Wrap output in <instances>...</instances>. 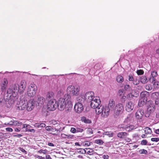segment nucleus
Here are the masks:
<instances>
[{
    "label": "nucleus",
    "mask_w": 159,
    "mask_h": 159,
    "mask_svg": "<svg viewBox=\"0 0 159 159\" xmlns=\"http://www.w3.org/2000/svg\"><path fill=\"white\" fill-rule=\"evenodd\" d=\"M114 106V101L113 100H112L110 101L108 106L104 107L103 106H100V107L95 109L96 114L98 115L101 114L102 117L106 118L110 113H113Z\"/></svg>",
    "instance_id": "f257e3e1"
},
{
    "label": "nucleus",
    "mask_w": 159,
    "mask_h": 159,
    "mask_svg": "<svg viewBox=\"0 0 159 159\" xmlns=\"http://www.w3.org/2000/svg\"><path fill=\"white\" fill-rule=\"evenodd\" d=\"M19 90V85L17 84H14L9 89L6 93H4V100L6 102L11 101L13 100V98L16 97L18 94Z\"/></svg>",
    "instance_id": "f03ea898"
},
{
    "label": "nucleus",
    "mask_w": 159,
    "mask_h": 159,
    "mask_svg": "<svg viewBox=\"0 0 159 159\" xmlns=\"http://www.w3.org/2000/svg\"><path fill=\"white\" fill-rule=\"evenodd\" d=\"M65 97L67 102L65 107V110L64 111V113L65 114L68 115H70L72 108V99L71 98L70 96L68 94H65Z\"/></svg>",
    "instance_id": "7ed1b4c3"
},
{
    "label": "nucleus",
    "mask_w": 159,
    "mask_h": 159,
    "mask_svg": "<svg viewBox=\"0 0 159 159\" xmlns=\"http://www.w3.org/2000/svg\"><path fill=\"white\" fill-rule=\"evenodd\" d=\"M124 109V106L122 104L119 103L115 106L114 102V106L113 107V111L112 112L114 114V117L117 118L120 114L122 112Z\"/></svg>",
    "instance_id": "20e7f679"
},
{
    "label": "nucleus",
    "mask_w": 159,
    "mask_h": 159,
    "mask_svg": "<svg viewBox=\"0 0 159 159\" xmlns=\"http://www.w3.org/2000/svg\"><path fill=\"white\" fill-rule=\"evenodd\" d=\"M148 106L147 111L145 114V116L146 117H149L155 110L154 106L152 101H148Z\"/></svg>",
    "instance_id": "39448f33"
},
{
    "label": "nucleus",
    "mask_w": 159,
    "mask_h": 159,
    "mask_svg": "<svg viewBox=\"0 0 159 159\" xmlns=\"http://www.w3.org/2000/svg\"><path fill=\"white\" fill-rule=\"evenodd\" d=\"M80 90V88L77 87L75 88L73 85H70L69 86L67 89V91L70 94L74 96H77L79 94Z\"/></svg>",
    "instance_id": "423d86ee"
},
{
    "label": "nucleus",
    "mask_w": 159,
    "mask_h": 159,
    "mask_svg": "<svg viewBox=\"0 0 159 159\" xmlns=\"http://www.w3.org/2000/svg\"><path fill=\"white\" fill-rule=\"evenodd\" d=\"M91 102L90 106L93 109H97L100 107V106H102L100 105L101 101L98 98H95Z\"/></svg>",
    "instance_id": "0eeeda50"
},
{
    "label": "nucleus",
    "mask_w": 159,
    "mask_h": 159,
    "mask_svg": "<svg viewBox=\"0 0 159 159\" xmlns=\"http://www.w3.org/2000/svg\"><path fill=\"white\" fill-rule=\"evenodd\" d=\"M64 97L65 98H60L57 103V107H58L59 110L61 111L63 110L66 106V99L65 98V96Z\"/></svg>",
    "instance_id": "6e6552de"
},
{
    "label": "nucleus",
    "mask_w": 159,
    "mask_h": 159,
    "mask_svg": "<svg viewBox=\"0 0 159 159\" xmlns=\"http://www.w3.org/2000/svg\"><path fill=\"white\" fill-rule=\"evenodd\" d=\"M36 86L35 84H31L29 87L27 92L28 96L31 97L34 96L36 93Z\"/></svg>",
    "instance_id": "1a4fd4ad"
},
{
    "label": "nucleus",
    "mask_w": 159,
    "mask_h": 159,
    "mask_svg": "<svg viewBox=\"0 0 159 159\" xmlns=\"http://www.w3.org/2000/svg\"><path fill=\"white\" fill-rule=\"evenodd\" d=\"M57 105L55 100L49 101L47 105V109L48 111H54L57 108Z\"/></svg>",
    "instance_id": "9d476101"
},
{
    "label": "nucleus",
    "mask_w": 159,
    "mask_h": 159,
    "mask_svg": "<svg viewBox=\"0 0 159 159\" xmlns=\"http://www.w3.org/2000/svg\"><path fill=\"white\" fill-rule=\"evenodd\" d=\"M84 98L85 100L88 102H90L96 97H94V93L93 92L89 91L85 93Z\"/></svg>",
    "instance_id": "9b49d317"
},
{
    "label": "nucleus",
    "mask_w": 159,
    "mask_h": 159,
    "mask_svg": "<svg viewBox=\"0 0 159 159\" xmlns=\"http://www.w3.org/2000/svg\"><path fill=\"white\" fill-rule=\"evenodd\" d=\"M45 129L48 131L51 132L50 133L52 135H57L58 134V131L60 132V129H57L56 128L50 126H47L45 127Z\"/></svg>",
    "instance_id": "f8f14e48"
},
{
    "label": "nucleus",
    "mask_w": 159,
    "mask_h": 159,
    "mask_svg": "<svg viewBox=\"0 0 159 159\" xmlns=\"http://www.w3.org/2000/svg\"><path fill=\"white\" fill-rule=\"evenodd\" d=\"M35 101L33 99H31L25 104H26V108L27 111H31L34 107Z\"/></svg>",
    "instance_id": "ddd939ff"
},
{
    "label": "nucleus",
    "mask_w": 159,
    "mask_h": 159,
    "mask_svg": "<svg viewBox=\"0 0 159 159\" xmlns=\"http://www.w3.org/2000/svg\"><path fill=\"white\" fill-rule=\"evenodd\" d=\"M74 108L75 111L78 113L81 112L84 109L83 104L80 103H77L75 105Z\"/></svg>",
    "instance_id": "4468645a"
},
{
    "label": "nucleus",
    "mask_w": 159,
    "mask_h": 159,
    "mask_svg": "<svg viewBox=\"0 0 159 159\" xmlns=\"http://www.w3.org/2000/svg\"><path fill=\"white\" fill-rule=\"evenodd\" d=\"M26 86V83L24 80H22L20 82V85H19V88L20 93H22L25 91Z\"/></svg>",
    "instance_id": "2eb2a0df"
},
{
    "label": "nucleus",
    "mask_w": 159,
    "mask_h": 159,
    "mask_svg": "<svg viewBox=\"0 0 159 159\" xmlns=\"http://www.w3.org/2000/svg\"><path fill=\"white\" fill-rule=\"evenodd\" d=\"M134 104L131 102H129L126 104L125 109L127 111L130 112L133 110L134 108Z\"/></svg>",
    "instance_id": "dca6fc26"
},
{
    "label": "nucleus",
    "mask_w": 159,
    "mask_h": 159,
    "mask_svg": "<svg viewBox=\"0 0 159 159\" xmlns=\"http://www.w3.org/2000/svg\"><path fill=\"white\" fill-rule=\"evenodd\" d=\"M144 115V110L142 109L138 110L136 113L135 117L137 119H141Z\"/></svg>",
    "instance_id": "f3484780"
},
{
    "label": "nucleus",
    "mask_w": 159,
    "mask_h": 159,
    "mask_svg": "<svg viewBox=\"0 0 159 159\" xmlns=\"http://www.w3.org/2000/svg\"><path fill=\"white\" fill-rule=\"evenodd\" d=\"M45 101V98L43 97H39L38 98L37 101L38 106H42Z\"/></svg>",
    "instance_id": "a211bd4d"
},
{
    "label": "nucleus",
    "mask_w": 159,
    "mask_h": 159,
    "mask_svg": "<svg viewBox=\"0 0 159 159\" xmlns=\"http://www.w3.org/2000/svg\"><path fill=\"white\" fill-rule=\"evenodd\" d=\"M149 93L146 91L142 92L140 94L141 98L147 100V98L149 96Z\"/></svg>",
    "instance_id": "6ab92c4d"
},
{
    "label": "nucleus",
    "mask_w": 159,
    "mask_h": 159,
    "mask_svg": "<svg viewBox=\"0 0 159 159\" xmlns=\"http://www.w3.org/2000/svg\"><path fill=\"white\" fill-rule=\"evenodd\" d=\"M46 100L48 101H51L52 100L54 99V93L52 92H48L47 95L46 97Z\"/></svg>",
    "instance_id": "aec40b11"
},
{
    "label": "nucleus",
    "mask_w": 159,
    "mask_h": 159,
    "mask_svg": "<svg viewBox=\"0 0 159 159\" xmlns=\"http://www.w3.org/2000/svg\"><path fill=\"white\" fill-rule=\"evenodd\" d=\"M26 104L25 103H23L22 105H17L16 106V109L17 110H24L26 108Z\"/></svg>",
    "instance_id": "412c9836"
},
{
    "label": "nucleus",
    "mask_w": 159,
    "mask_h": 159,
    "mask_svg": "<svg viewBox=\"0 0 159 159\" xmlns=\"http://www.w3.org/2000/svg\"><path fill=\"white\" fill-rule=\"evenodd\" d=\"M128 134L125 132H121L118 133L117 136L118 137L121 139H125L127 136Z\"/></svg>",
    "instance_id": "4be33fe9"
},
{
    "label": "nucleus",
    "mask_w": 159,
    "mask_h": 159,
    "mask_svg": "<svg viewBox=\"0 0 159 159\" xmlns=\"http://www.w3.org/2000/svg\"><path fill=\"white\" fill-rule=\"evenodd\" d=\"M83 151H84V153H87L89 155H93L94 152L93 150L90 148H86L85 149H83Z\"/></svg>",
    "instance_id": "5701e85b"
},
{
    "label": "nucleus",
    "mask_w": 159,
    "mask_h": 159,
    "mask_svg": "<svg viewBox=\"0 0 159 159\" xmlns=\"http://www.w3.org/2000/svg\"><path fill=\"white\" fill-rule=\"evenodd\" d=\"M133 116L132 114L128 115L127 116V118L125 119L124 121V123H127L131 122L132 121L133 119Z\"/></svg>",
    "instance_id": "b1692460"
},
{
    "label": "nucleus",
    "mask_w": 159,
    "mask_h": 159,
    "mask_svg": "<svg viewBox=\"0 0 159 159\" xmlns=\"http://www.w3.org/2000/svg\"><path fill=\"white\" fill-rule=\"evenodd\" d=\"M140 81L142 84H145L148 82V80L145 76H142L140 77Z\"/></svg>",
    "instance_id": "393cba45"
},
{
    "label": "nucleus",
    "mask_w": 159,
    "mask_h": 159,
    "mask_svg": "<svg viewBox=\"0 0 159 159\" xmlns=\"http://www.w3.org/2000/svg\"><path fill=\"white\" fill-rule=\"evenodd\" d=\"M77 100L78 102L77 103H81V104H82V103H84L85 99L84 96H80L77 98Z\"/></svg>",
    "instance_id": "a878e982"
},
{
    "label": "nucleus",
    "mask_w": 159,
    "mask_h": 159,
    "mask_svg": "<svg viewBox=\"0 0 159 159\" xmlns=\"http://www.w3.org/2000/svg\"><path fill=\"white\" fill-rule=\"evenodd\" d=\"M7 86H4L2 85L1 87V90L2 91V94L4 95V93H6V92L7 90H6L7 88Z\"/></svg>",
    "instance_id": "bb28decb"
},
{
    "label": "nucleus",
    "mask_w": 159,
    "mask_h": 159,
    "mask_svg": "<svg viewBox=\"0 0 159 159\" xmlns=\"http://www.w3.org/2000/svg\"><path fill=\"white\" fill-rule=\"evenodd\" d=\"M81 120L82 122H84L85 123L89 124L91 122V121L90 120L84 116L81 117Z\"/></svg>",
    "instance_id": "cd10ccee"
},
{
    "label": "nucleus",
    "mask_w": 159,
    "mask_h": 159,
    "mask_svg": "<svg viewBox=\"0 0 159 159\" xmlns=\"http://www.w3.org/2000/svg\"><path fill=\"white\" fill-rule=\"evenodd\" d=\"M147 101V100H144V99L141 98L139 102V106L140 107L143 106Z\"/></svg>",
    "instance_id": "c85d7f7f"
},
{
    "label": "nucleus",
    "mask_w": 159,
    "mask_h": 159,
    "mask_svg": "<svg viewBox=\"0 0 159 159\" xmlns=\"http://www.w3.org/2000/svg\"><path fill=\"white\" fill-rule=\"evenodd\" d=\"M125 129L128 131H130L133 130L134 128V126L130 125H126V127H124Z\"/></svg>",
    "instance_id": "c756f323"
},
{
    "label": "nucleus",
    "mask_w": 159,
    "mask_h": 159,
    "mask_svg": "<svg viewBox=\"0 0 159 159\" xmlns=\"http://www.w3.org/2000/svg\"><path fill=\"white\" fill-rule=\"evenodd\" d=\"M116 80L119 83H121L123 81V78L122 76L118 75L116 78Z\"/></svg>",
    "instance_id": "7c9ffc66"
},
{
    "label": "nucleus",
    "mask_w": 159,
    "mask_h": 159,
    "mask_svg": "<svg viewBox=\"0 0 159 159\" xmlns=\"http://www.w3.org/2000/svg\"><path fill=\"white\" fill-rule=\"evenodd\" d=\"M144 132L146 134H151L152 130L150 128L147 127L145 128Z\"/></svg>",
    "instance_id": "2f4dec72"
},
{
    "label": "nucleus",
    "mask_w": 159,
    "mask_h": 159,
    "mask_svg": "<svg viewBox=\"0 0 159 159\" xmlns=\"http://www.w3.org/2000/svg\"><path fill=\"white\" fill-rule=\"evenodd\" d=\"M13 125L14 126H20L22 125V123L17 121L13 120Z\"/></svg>",
    "instance_id": "473e14b6"
},
{
    "label": "nucleus",
    "mask_w": 159,
    "mask_h": 159,
    "mask_svg": "<svg viewBox=\"0 0 159 159\" xmlns=\"http://www.w3.org/2000/svg\"><path fill=\"white\" fill-rule=\"evenodd\" d=\"M95 143L97 144L101 145L104 142L101 139H96L95 140Z\"/></svg>",
    "instance_id": "72a5a7b5"
},
{
    "label": "nucleus",
    "mask_w": 159,
    "mask_h": 159,
    "mask_svg": "<svg viewBox=\"0 0 159 159\" xmlns=\"http://www.w3.org/2000/svg\"><path fill=\"white\" fill-rule=\"evenodd\" d=\"M152 88V86L150 84H148L145 87V89L148 91L151 90Z\"/></svg>",
    "instance_id": "f704fd0d"
},
{
    "label": "nucleus",
    "mask_w": 159,
    "mask_h": 159,
    "mask_svg": "<svg viewBox=\"0 0 159 159\" xmlns=\"http://www.w3.org/2000/svg\"><path fill=\"white\" fill-rule=\"evenodd\" d=\"M113 133L111 132H106L104 133V134L108 136L109 137L113 136Z\"/></svg>",
    "instance_id": "c9c22d12"
},
{
    "label": "nucleus",
    "mask_w": 159,
    "mask_h": 159,
    "mask_svg": "<svg viewBox=\"0 0 159 159\" xmlns=\"http://www.w3.org/2000/svg\"><path fill=\"white\" fill-rule=\"evenodd\" d=\"M154 87L157 88H159V81H157L155 82L153 84Z\"/></svg>",
    "instance_id": "e433bc0d"
},
{
    "label": "nucleus",
    "mask_w": 159,
    "mask_h": 159,
    "mask_svg": "<svg viewBox=\"0 0 159 159\" xmlns=\"http://www.w3.org/2000/svg\"><path fill=\"white\" fill-rule=\"evenodd\" d=\"M158 75L157 72L155 71H152L151 72V75L153 77H156Z\"/></svg>",
    "instance_id": "4c0bfd02"
},
{
    "label": "nucleus",
    "mask_w": 159,
    "mask_h": 159,
    "mask_svg": "<svg viewBox=\"0 0 159 159\" xmlns=\"http://www.w3.org/2000/svg\"><path fill=\"white\" fill-rule=\"evenodd\" d=\"M137 73L138 75H141L144 74V71L142 70H137Z\"/></svg>",
    "instance_id": "58836bf2"
},
{
    "label": "nucleus",
    "mask_w": 159,
    "mask_h": 159,
    "mask_svg": "<svg viewBox=\"0 0 159 159\" xmlns=\"http://www.w3.org/2000/svg\"><path fill=\"white\" fill-rule=\"evenodd\" d=\"M134 95L132 93H129L127 95V97L129 98V100H131V98H133V97H134Z\"/></svg>",
    "instance_id": "ea45409f"
},
{
    "label": "nucleus",
    "mask_w": 159,
    "mask_h": 159,
    "mask_svg": "<svg viewBox=\"0 0 159 159\" xmlns=\"http://www.w3.org/2000/svg\"><path fill=\"white\" fill-rule=\"evenodd\" d=\"M124 88L125 90L126 91L130 90L131 89V87L129 85L126 84L125 85Z\"/></svg>",
    "instance_id": "a19ab883"
},
{
    "label": "nucleus",
    "mask_w": 159,
    "mask_h": 159,
    "mask_svg": "<svg viewBox=\"0 0 159 159\" xmlns=\"http://www.w3.org/2000/svg\"><path fill=\"white\" fill-rule=\"evenodd\" d=\"M139 152L140 154H146L148 152L146 150L144 149H141L139 151Z\"/></svg>",
    "instance_id": "79ce46f5"
},
{
    "label": "nucleus",
    "mask_w": 159,
    "mask_h": 159,
    "mask_svg": "<svg viewBox=\"0 0 159 159\" xmlns=\"http://www.w3.org/2000/svg\"><path fill=\"white\" fill-rule=\"evenodd\" d=\"M133 83L135 85H137L139 84V81L137 79L134 80L133 81Z\"/></svg>",
    "instance_id": "37998d69"
},
{
    "label": "nucleus",
    "mask_w": 159,
    "mask_h": 159,
    "mask_svg": "<svg viewBox=\"0 0 159 159\" xmlns=\"http://www.w3.org/2000/svg\"><path fill=\"white\" fill-rule=\"evenodd\" d=\"M8 81L7 79H4L2 83V85L7 86V85Z\"/></svg>",
    "instance_id": "c03bdc74"
},
{
    "label": "nucleus",
    "mask_w": 159,
    "mask_h": 159,
    "mask_svg": "<svg viewBox=\"0 0 159 159\" xmlns=\"http://www.w3.org/2000/svg\"><path fill=\"white\" fill-rule=\"evenodd\" d=\"M124 91V90L123 89H120L119 90L118 93V95L119 96H121L122 95Z\"/></svg>",
    "instance_id": "a18cd8bd"
},
{
    "label": "nucleus",
    "mask_w": 159,
    "mask_h": 159,
    "mask_svg": "<svg viewBox=\"0 0 159 159\" xmlns=\"http://www.w3.org/2000/svg\"><path fill=\"white\" fill-rule=\"evenodd\" d=\"M151 140L153 142H157L159 141V138H152L151 139Z\"/></svg>",
    "instance_id": "49530a36"
},
{
    "label": "nucleus",
    "mask_w": 159,
    "mask_h": 159,
    "mask_svg": "<svg viewBox=\"0 0 159 159\" xmlns=\"http://www.w3.org/2000/svg\"><path fill=\"white\" fill-rule=\"evenodd\" d=\"M76 131V129L74 128H71L70 130V131L73 133H75Z\"/></svg>",
    "instance_id": "de8ad7c7"
},
{
    "label": "nucleus",
    "mask_w": 159,
    "mask_h": 159,
    "mask_svg": "<svg viewBox=\"0 0 159 159\" xmlns=\"http://www.w3.org/2000/svg\"><path fill=\"white\" fill-rule=\"evenodd\" d=\"M147 143V141L146 140H143L142 141L141 144L142 145H146Z\"/></svg>",
    "instance_id": "09e8293b"
},
{
    "label": "nucleus",
    "mask_w": 159,
    "mask_h": 159,
    "mask_svg": "<svg viewBox=\"0 0 159 159\" xmlns=\"http://www.w3.org/2000/svg\"><path fill=\"white\" fill-rule=\"evenodd\" d=\"M47 150H43L42 149H40L38 152L39 153H43L44 154H45L47 152Z\"/></svg>",
    "instance_id": "8fccbe9b"
},
{
    "label": "nucleus",
    "mask_w": 159,
    "mask_h": 159,
    "mask_svg": "<svg viewBox=\"0 0 159 159\" xmlns=\"http://www.w3.org/2000/svg\"><path fill=\"white\" fill-rule=\"evenodd\" d=\"M155 80V77L152 76L149 78V81L151 83H153Z\"/></svg>",
    "instance_id": "3c124183"
},
{
    "label": "nucleus",
    "mask_w": 159,
    "mask_h": 159,
    "mask_svg": "<svg viewBox=\"0 0 159 159\" xmlns=\"http://www.w3.org/2000/svg\"><path fill=\"white\" fill-rule=\"evenodd\" d=\"M83 129H82L79 128H76V132H82L83 131Z\"/></svg>",
    "instance_id": "603ef678"
},
{
    "label": "nucleus",
    "mask_w": 159,
    "mask_h": 159,
    "mask_svg": "<svg viewBox=\"0 0 159 159\" xmlns=\"http://www.w3.org/2000/svg\"><path fill=\"white\" fill-rule=\"evenodd\" d=\"M91 143V142L87 141V142H85V143H84V145L85 146H89L90 145Z\"/></svg>",
    "instance_id": "864d4df0"
},
{
    "label": "nucleus",
    "mask_w": 159,
    "mask_h": 159,
    "mask_svg": "<svg viewBox=\"0 0 159 159\" xmlns=\"http://www.w3.org/2000/svg\"><path fill=\"white\" fill-rule=\"evenodd\" d=\"M129 81H133L134 78L131 75H129Z\"/></svg>",
    "instance_id": "5fc2aeb1"
},
{
    "label": "nucleus",
    "mask_w": 159,
    "mask_h": 159,
    "mask_svg": "<svg viewBox=\"0 0 159 159\" xmlns=\"http://www.w3.org/2000/svg\"><path fill=\"white\" fill-rule=\"evenodd\" d=\"M61 137L64 139H67V135L64 134H61Z\"/></svg>",
    "instance_id": "6e6d98bb"
},
{
    "label": "nucleus",
    "mask_w": 159,
    "mask_h": 159,
    "mask_svg": "<svg viewBox=\"0 0 159 159\" xmlns=\"http://www.w3.org/2000/svg\"><path fill=\"white\" fill-rule=\"evenodd\" d=\"M46 126V125L43 123H39V128L44 127Z\"/></svg>",
    "instance_id": "4d7b16f0"
},
{
    "label": "nucleus",
    "mask_w": 159,
    "mask_h": 159,
    "mask_svg": "<svg viewBox=\"0 0 159 159\" xmlns=\"http://www.w3.org/2000/svg\"><path fill=\"white\" fill-rule=\"evenodd\" d=\"M6 130L7 131L9 132H12L13 131V129L11 128H7Z\"/></svg>",
    "instance_id": "13d9d810"
},
{
    "label": "nucleus",
    "mask_w": 159,
    "mask_h": 159,
    "mask_svg": "<svg viewBox=\"0 0 159 159\" xmlns=\"http://www.w3.org/2000/svg\"><path fill=\"white\" fill-rule=\"evenodd\" d=\"M155 104L156 105H159V98H157L156 99Z\"/></svg>",
    "instance_id": "bf43d9fd"
},
{
    "label": "nucleus",
    "mask_w": 159,
    "mask_h": 159,
    "mask_svg": "<svg viewBox=\"0 0 159 159\" xmlns=\"http://www.w3.org/2000/svg\"><path fill=\"white\" fill-rule=\"evenodd\" d=\"M35 157L36 158H38L39 159H45L44 157H43L42 156H39L37 155H36Z\"/></svg>",
    "instance_id": "052dcab7"
},
{
    "label": "nucleus",
    "mask_w": 159,
    "mask_h": 159,
    "mask_svg": "<svg viewBox=\"0 0 159 159\" xmlns=\"http://www.w3.org/2000/svg\"><path fill=\"white\" fill-rule=\"evenodd\" d=\"M20 150L22 152H24L25 154L27 153V152L25 149H23L22 148H20Z\"/></svg>",
    "instance_id": "680f3d73"
},
{
    "label": "nucleus",
    "mask_w": 159,
    "mask_h": 159,
    "mask_svg": "<svg viewBox=\"0 0 159 159\" xmlns=\"http://www.w3.org/2000/svg\"><path fill=\"white\" fill-rule=\"evenodd\" d=\"M126 99V97L125 96H123L121 97V100L122 101L125 102Z\"/></svg>",
    "instance_id": "e2e57ef3"
},
{
    "label": "nucleus",
    "mask_w": 159,
    "mask_h": 159,
    "mask_svg": "<svg viewBox=\"0 0 159 159\" xmlns=\"http://www.w3.org/2000/svg\"><path fill=\"white\" fill-rule=\"evenodd\" d=\"M109 156L107 155H103L102 156V157L104 159H108Z\"/></svg>",
    "instance_id": "0e129e2a"
},
{
    "label": "nucleus",
    "mask_w": 159,
    "mask_h": 159,
    "mask_svg": "<svg viewBox=\"0 0 159 159\" xmlns=\"http://www.w3.org/2000/svg\"><path fill=\"white\" fill-rule=\"evenodd\" d=\"M120 126V128H121L123 129H125V128L124 127H126V125L124 124H121Z\"/></svg>",
    "instance_id": "69168bd1"
},
{
    "label": "nucleus",
    "mask_w": 159,
    "mask_h": 159,
    "mask_svg": "<svg viewBox=\"0 0 159 159\" xmlns=\"http://www.w3.org/2000/svg\"><path fill=\"white\" fill-rule=\"evenodd\" d=\"M74 136V135H67V139H72Z\"/></svg>",
    "instance_id": "338daca9"
},
{
    "label": "nucleus",
    "mask_w": 159,
    "mask_h": 159,
    "mask_svg": "<svg viewBox=\"0 0 159 159\" xmlns=\"http://www.w3.org/2000/svg\"><path fill=\"white\" fill-rule=\"evenodd\" d=\"M46 159H52L50 156L49 155H47L46 156Z\"/></svg>",
    "instance_id": "774afa93"
}]
</instances>
